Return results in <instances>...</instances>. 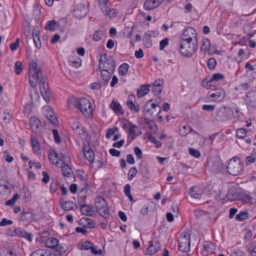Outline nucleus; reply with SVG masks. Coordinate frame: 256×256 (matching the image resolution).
I'll list each match as a JSON object with an SVG mask.
<instances>
[{
  "label": "nucleus",
  "instance_id": "nucleus-15",
  "mask_svg": "<svg viewBox=\"0 0 256 256\" xmlns=\"http://www.w3.org/2000/svg\"><path fill=\"white\" fill-rule=\"evenodd\" d=\"M244 100L248 108H256V97L254 92H248L245 96Z\"/></svg>",
  "mask_w": 256,
  "mask_h": 256
},
{
  "label": "nucleus",
  "instance_id": "nucleus-25",
  "mask_svg": "<svg viewBox=\"0 0 256 256\" xmlns=\"http://www.w3.org/2000/svg\"><path fill=\"white\" fill-rule=\"evenodd\" d=\"M48 158L50 162L52 164H54L56 166H59V165H60L59 162L58 161L54 162L53 160H52V158H57L60 161L63 162L62 160L64 157L62 154H61V156H60L58 154L53 151L52 152H50Z\"/></svg>",
  "mask_w": 256,
  "mask_h": 256
},
{
  "label": "nucleus",
  "instance_id": "nucleus-34",
  "mask_svg": "<svg viewBox=\"0 0 256 256\" xmlns=\"http://www.w3.org/2000/svg\"><path fill=\"white\" fill-rule=\"evenodd\" d=\"M241 200L245 202L250 204L256 202V198H254L253 196L246 193L242 194Z\"/></svg>",
  "mask_w": 256,
  "mask_h": 256
},
{
  "label": "nucleus",
  "instance_id": "nucleus-27",
  "mask_svg": "<svg viewBox=\"0 0 256 256\" xmlns=\"http://www.w3.org/2000/svg\"><path fill=\"white\" fill-rule=\"evenodd\" d=\"M110 106L115 113L120 114H124V110H122V107L118 102L113 100Z\"/></svg>",
  "mask_w": 256,
  "mask_h": 256
},
{
  "label": "nucleus",
  "instance_id": "nucleus-29",
  "mask_svg": "<svg viewBox=\"0 0 256 256\" xmlns=\"http://www.w3.org/2000/svg\"><path fill=\"white\" fill-rule=\"evenodd\" d=\"M81 224H83L85 227L90 228H93L95 227V222L90 218H82L80 220Z\"/></svg>",
  "mask_w": 256,
  "mask_h": 256
},
{
  "label": "nucleus",
  "instance_id": "nucleus-6",
  "mask_svg": "<svg viewBox=\"0 0 256 256\" xmlns=\"http://www.w3.org/2000/svg\"><path fill=\"white\" fill-rule=\"evenodd\" d=\"M190 236L186 232H182L178 238V249L184 252L190 250Z\"/></svg>",
  "mask_w": 256,
  "mask_h": 256
},
{
  "label": "nucleus",
  "instance_id": "nucleus-12",
  "mask_svg": "<svg viewBox=\"0 0 256 256\" xmlns=\"http://www.w3.org/2000/svg\"><path fill=\"white\" fill-rule=\"evenodd\" d=\"M196 30L194 28L190 27L184 30L181 40L191 42L194 40L196 41Z\"/></svg>",
  "mask_w": 256,
  "mask_h": 256
},
{
  "label": "nucleus",
  "instance_id": "nucleus-49",
  "mask_svg": "<svg viewBox=\"0 0 256 256\" xmlns=\"http://www.w3.org/2000/svg\"><path fill=\"white\" fill-rule=\"evenodd\" d=\"M56 251L54 253L55 256H60L66 252V248L64 246H58L56 248Z\"/></svg>",
  "mask_w": 256,
  "mask_h": 256
},
{
  "label": "nucleus",
  "instance_id": "nucleus-28",
  "mask_svg": "<svg viewBox=\"0 0 256 256\" xmlns=\"http://www.w3.org/2000/svg\"><path fill=\"white\" fill-rule=\"evenodd\" d=\"M31 256H52V252L50 250L42 248L33 252Z\"/></svg>",
  "mask_w": 256,
  "mask_h": 256
},
{
  "label": "nucleus",
  "instance_id": "nucleus-26",
  "mask_svg": "<svg viewBox=\"0 0 256 256\" xmlns=\"http://www.w3.org/2000/svg\"><path fill=\"white\" fill-rule=\"evenodd\" d=\"M128 131L129 135L132 136V140H134L137 136L141 134L140 130L138 126L133 123L128 128Z\"/></svg>",
  "mask_w": 256,
  "mask_h": 256
},
{
  "label": "nucleus",
  "instance_id": "nucleus-24",
  "mask_svg": "<svg viewBox=\"0 0 256 256\" xmlns=\"http://www.w3.org/2000/svg\"><path fill=\"white\" fill-rule=\"evenodd\" d=\"M17 236L23 238L28 242H31L32 240V234L26 232L22 228H17Z\"/></svg>",
  "mask_w": 256,
  "mask_h": 256
},
{
  "label": "nucleus",
  "instance_id": "nucleus-52",
  "mask_svg": "<svg viewBox=\"0 0 256 256\" xmlns=\"http://www.w3.org/2000/svg\"><path fill=\"white\" fill-rule=\"evenodd\" d=\"M103 36V32L102 31L98 30L94 32L93 35V40L94 41H99Z\"/></svg>",
  "mask_w": 256,
  "mask_h": 256
},
{
  "label": "nucleus",
  "instance_id": "nucleus-32",
  "mask_svg": "<svg viewBox=\"0 0 256 256\" xmlns=\"http://www.w3.org/2000/svg\"><path fill=\"white\" fill-rule=\"evenodd\" d=\"M59 240L56 238H50L46 240V245L48 247L52 248H56L58 246Z\"/></svg>",
  "mask_w": 256,
  "mask_h": 256
},
{
  "label": "nucleus",
  "instance_id": "nucleus-31",
  "mask_svg": "<svg viewBox=\"0 0 256 256\" xmlns=\"http://www.w3.org/2000/svg\"><path fill=\"white\" fill-rule=\"evenodd\" d=\"M30 140L33 150L38 152L40 150V146L38 138L33 135H31Z\"/></svg>",
  "mask_w": 256,
  "mask_h": 256
},
{
  "label": "nucleus",
  "instance_id": "nucleus-56",
  "mask_svg": "<svg viewBox=\"0 0 256 256\" xmlns=\"http://www.w3.org/2000/svg\"><path fill=\"white\" fill-rule=\"evenodd\" d=\"M188 152L190 155L196 158H200V152L198 150H195L192 148H188Z\"/></svg>",
  "mask_w": 256,
  "mask_h": 256
},
{
  "label": "nucleus",
  "instance_id": "nucleus-19",
  "mask_svg": "<svg viewBox=\"0 0 256 256\" xmlns=\"http://www.w3.org/2000/svg\"><path fill=\"white\" fill-rule=\"evenodd\" d=\"M218 112L222 114V116L226 119L232 118L234 116L233 110L226 106L220 108Z\"/></svg>",
  "mask_w": 256,
  "mask_h": 256
},
{
  "label": "nucleus",
  "instance_id": "nucleus-35",
  "mask_svg": "<svg viewBox=\"0 0 256 256\" xmlns=\"http://www.w3.org/2000/svg\"><path fill=\"white\" fill-rule=\"evenodd\" d=\"M150 86H142L140 88V89L138 90L137 92V96L138 98H142L146 96V94H148L150 91V90L149 88V87Z\"/></svg>",
  "mask_w": 256,
  "mask_h": 256
},
{
  "label": "nucleus",
  "instance_id": "nucleus-63",
  "mask_svg": "<svg viewBox=\"0 0 256 256\" xmlns=\"http://www.w3.org/2000/svg\"><path fill=\"white\" fill-rule=\"evenodd\" d=\"M3 158L8 162H11L14 160V158L10 154L8 151L4 152Z\"/></svg>",
  "mask_w": 256,
  "mask_h": 256
},
{
  "label": "nucleus",
  "instance_id": "nucleus-64",
  "mask_svg": "<svg viewBox=\"0 0 256 256\" xmlns=\"http://www.w3.org/2000/svg\"><path fill=\"white\" fill-rule=\"evenodd\" d=\"M132 124V122L126 119L123 120L122 122V128L124 130H126L128 128H130Z\"/></svg>",
  "mask_w": 256,
  "mask_h": 256
},
{
  "label": "nucleus",
  "instance_id": "nucleus-22",
  "mask_svg": "<svg viewBox=\"0 0 256 256\" xmlns=\"http://www.w3.org/2000/svg\"><path fill=\"white\" fill-rule=\"evenodd\" d=\"M102 11L104 14L110 18H114L118 14V10L116 8H110L108 6H104L102 8Z\"/></svg>",
  "mask_w": 256,
  "mask_h": 256
},
{
  "label": "nucleus",
  "instance_id": "nucleus-46",
  "mask_svg": "<svg viewBox=\"0 0 256 256\" xmlns=\"http://www.w3.org/2000/svg\"><path fill=\"white\" fill-rule=\"evenodd\" d=\"M124 192L125 194L128 198L132 202H134L133 196L130 194V186L126 184L124 188Z\"/></svg>",
  "mask_w": 256,
  "mask_h": 256
},
{
  "label": "nucleus",
  "instance_id": "nucleus-54",
  "mask_svg": "<svg viewBox=\"0 0 256 256\" xmlns=\"http://www.w3.org/2000/svg\"><path fill=\"white\" fill-rule=\"evenodd\" d=\"M248 250L252 256H256V242H252Z\"/></svg>",
  "mask_w": 256,
  "mask_h": 256
},
{
  "label": "nucleus",
  "instance_id": "nucleus-18",
  "mask_svg": "<svg viewBox=\"0 0 256 256\" xmlns=\"http://www.w3.org/2000/svg\"><path fill=\"white\" fill-rule=\"evenodd\" d=\"M242 194L238 190H230L226 194V198L230 201L232 202L236 200H241Z\"/></svg>",
  "mask_w": 256,
  "mask_h": 256
},
{
  "label": "nucleus",
  "instance_id": "nucleus-20",
  "mask_svg": "<svg viewBox=\"0 0 256 256\" xmlns=\"http://www.w3.org/2000/svg\"><path fill=\"white\" fill-rule=\"evenodd\" d=\"M32 36L36 46L38 48H40L41 46V42L40 38L38 28L37 26H35L32 28Z\"/></svg>",
  "mask_w": 256,
  "mask_h": 256
},
{
  "label": "nucleus",
  "instance_id": "nucleus-53",
  "mask_svg": "<svg viewBox=\"0 0 256 256\" xmlns=\"http://www.w3.org/2000/svg\"><path fill=\"white\" fill-rule=\"evenodd\" d=\"M137 173V170L135 167L132 168L128 173V180H132Z\"/></svg>",
  "mask_w": 256,
  "mask_h": 256
},
{
  "label": "nucleus",
  "instance_id": "nucleus-38",
  "mask_svg": "<svg viewBox=\"0 0 256 256\" xmlns=\"http://www.w3.org/2000/svg\"><path fill=\"white\" fill-rule=\"evenodd\" d=\"M93 246L90 241H83L78 244V248L80 250H89Z\"/></svg>",
  "mask_w": 256,
  "mask_h": 256
},
{
  "label": "nucleus",
  "instance_id": "nucleus-41",
  "mask_svg": "<svg viewBox=\"0 0 256 256\" xmlns=\"http://www.w3.org/2000/svg\"><path fill=\"white\" fill-rule=\"evenodd\" d=\"M126 104L132 112L136 113L139 111L138 105L136 106L135 104L132 100H128L126 102Z\"/></svg>",
  "mask_w": 256,
  "mask_h": 256
},
{
  "label": "nucleus",
  "instance_id": "nucleus-17",
  "mask_svg": "<svg viewBox=\"0 0 256 256\" xmlns=\"http://www.w3.org/2000/svg\"><path fill=\"white\" fill-rule=\"evenodd\" d=\"M160 248V244L158 241L154 242H151L146 249V252L149 255L156 254Z\"/></svg>",
  "mask_w": 256,
  "mask_h": 256
},
{
  "label": "nucleus",
  "instance_id": "nucleus-11",
  "mask_svg": "<svg viewBox=\"0 0 256 256\" xmlns=\"http://www.w3.org/2000/svg\"><path fill=\"white\" fill-rule=\"evenodd\" d=\"M208 164L212 172H218L223 168V164L220 157H214L208 162Z\"/></svg>",
  "mask_w": 256,
  "mask_h": 256
},
{
  "label": "nucleus",
  "instance_id": "nucleus-33",
  "mask_svg": "<svg viewBox=\"0 0 256 256\" xmlns=\"http://www.w3.org/2000/svg\"><path fill=\"white\" fill-rule=\"evenodd\" d=\"M140 171L143 178L146 180L148 179L150 177V170L146 164L142 163L140 164Z\"/></svg>",
  "mask_w": 256,
  "mask_h": 256
},
{
  "label": "nucleus",
  "instance_id": "nucleus-40",
  "mask_svg": "<svg viewBox=\"0 0 256 256\" xmlns=\"http://www.w3.org/2000/svg\"><path fill=\"white\" fill-rule=\"evenodd\" d=\"M249 214L246 211H240L236 216V220L238 221L244 220L248 218Z\"/></svg>",
  "mask_w": 256,
  "mask_h": 256
},
{
  "label": "nucleus",
  "instance_id": "nucleus-59",
  "mask_svg": "<svg viewBox=\"0 0 256 256\" xmlns=\"http://www.w3.org/2000/svg\"><path fill=\"white\" fill-rule=\"evenodd\" d=\"M134 26L132 27H126L124 30V34L130 38L133 33Z\"/></svg>",
  "mask_w": 256,
  "mask_h": 256
},
{
  "label": "nucleus",
  "instance_id": "nucleus-47",
  "mask_svg": "<svg viewBox=\"0 0 256 256\" xmlns=\"http://www.w3.org/2000/svg\"><path fill=\"white\" fill-rule=\"evenodd\" d=\"M256 157V152H254L250 156H246V164L249 166L254 162Z\"/></svg>",
  "mask_w": 256,
  "mask_h": 256
},
{
  "label": "nucleus",
  "instance_id": "nucleus-1",
  "mask_svg": "<svg viewBox=\"0 0 256 256\" xmlns=\"http://www.w3.org/2000/svg\"><path fill=\"white\" fill-rule=\"evenodd\" d=\"M30 75L29 82L33 90L30 92V96L32 103L36 104L38 102L40 96L38 91L34 88L38 84H39V88L41 94L46 102L50 101V93L48 86V80L44 76L42 72V70L38 68V64L36 62H32L29 66Z\"/></svg>",
  "mask_w": 256,
  "mask_h": 256
},
{
  "label": "nucleus",
  "instance_id": "nucleus-50",
  "mask_svg": "<svg viewBox=\"0 0 256 256\" xmlns=\"http://www.w3.org/2000/svg\"><path fill=\"white\" fill-rule=\"evenodd\" d=\"M92 149L90 147V143L88 141H84L82 143V151L84 154L92 150Z\"/></svg>",
  "mask_w": 256,
  "mask_h": 256
},
{
  "label": "nucleus",
  "instance_id": "nucleus-44",
  "mask_svg": "<svg viewBox=\"0 0 256 256\" xmlns=\"http://www.w3.org/2000/svg\"><path fill=\"white\" fill-rule=\"evenodd\" d=\"M210 40L208 38L204 39L202 41V45L201 47V50L206 53L210 50Z\"/></svg>",
  "mask_w": 256,
  "mask_h": 256
},
{
  "label": "nucleus",
  "instance_id": "nucleus-37",
  "mask_svg": "<svg viewBox=\"0 0 256 256\" xmlns=\"http://www.w3.org/2000/svg\"><path fill=\"white\" fill-rule=\"evenodd\" d=\"M32 218V214L31 212H22L20 216V220L26 224L30 221Z\"/></svg>",
  "mask_w": 256,
  "mask_h": 256
},
{
  "label": "nucleus",
  "instance_id": "nucleus-60",
  "mask_svg": "<svg viewBox=\"0 0 256 256\" xmlns=\"http://www.w3.org/2000/svg\"><path fill=\"white\" fill-rule=\"evenodd\" d=\"M88 162H94V153L92 150L84 154Z\"/></svg>",
  "mask_w": 256,
  "mask_h": 256
},
{
  "label": "nucleus",
  "instance_id": "nucleus-62",
  "mask_svg": "<svg viewBox=\"0 0 256 256\" xmlns=\"http://www.w3.org/2000/svg\"><path fill=\"white\" fill-rule=\"evenodd\" d=\"M168 44V38H166L160 42V50H162Z\"/></svg>",
  "mask_w": 256,
  "mask_h": 256
},
{
  "label": "nucleus",
  "instance_id": "nucleus-21",
  "mask_svg": "<svg viewBox=\"0 0 256 256\" xmlns=\"http://www.w3.org/2000/svg\"><path fill=\"white\" fill-rule=\"evenodd\" d=\"M94 206L90 204H84L80 206V212L82 214L87 216H92L94 212Z\"/></svg>",
  "mask_w": 256,
  "mask_h": 256
},
{
  "label": "nucleus",
  "instance_id": "nucleus-8",
  "mask_svg": "<svg viewBox=\"0 0 256 256\" xmlns=\"http://www.w3.org/2000/svg\"><path fill=\"white\" fill-rule=\"evenodd\" d=\"M224 76L220 73H216L212 75V77L208 79L205 78L202 80V86L204 88L215 86L218 84V82L222 80Z\"/></svg>",
  "mask_w": 256,
  "mask_h": 256
},
{
  "label": "nucleus",
  "instance_id": "nucleus-13",
  "mask_svg": "<svg viewBox=\"0 0 256 256\" xmlns=\"http://www.w3.org/2000/svg\"><path fill=\"white\" fill-rule=\"evenodd\" d=\"M88 12L86 6L82 4H80L76 6L74 10V14L76 18L80 19L84 18Z\"/></svg>",
  "mask_w": 256,
  "mask_h": 256
},
{
  "label": "nucleus",
  "instance_id": "nucleus-58",
  "mask_svg": "<svg viewBox=\"0 0 256 256\" xmlns=\"http://www.w3.org/2000/svg\"><path fill=\"white\" fill-rule=\"evenodd\" d=\"M52 134L54 137V142L56 144H59L61 142L60 138L59 136L58 131L56 129H54L52 130Z\"/></svg>",
  "mask_w": 256,
  "mask_h": 256
},
{
  "label": "nucleus",
  "instance_id": "nucleus-36",
  "mask_svg": "<svg viewBox=\"0 0 256 256\" xmlns=\"http://www.w3.org/2000/svg\"><path fill=\"white\" fill-rule=\"evenodd\" d=\"M101 72V76L102 79L106 82H108L114 72H111L110 70L105 69L100 70Z\"/></svg>",
  "mask_w": 256,
  "mask_h": 256
},
{
  "label": "nucleus",
  "instance_id": "nucleus-14",
  "mask_svg": "<svg viewBox=\"0 0 256 256\" xmlns=\"http://www.w3.org/2000/svg\"><path fill=\"white\" fill-rule=\"evenodd\" d=\"M30 126L32 131L36 134H40L42 130L40 121L36 116H31L29 120Z\"/></svg>",
  "mask_w": 256,
  "mask_h": 256
},
{
  "label": "nucleus",
  "instance_id": "nucleus-57",
  "mask_svg": "<svg viewBox=\"0 0 256 256\" xmlns=\"http://www.w3.org/2000/svg\"><path fill=\"white\" fill-rule=\"evenodd\" d=\"M42 112L44 116L46 118L48 116V115L53 114V110L50 106H45L43 108Z\"/></svg>",
  "mask_w": 256,
  "mask_h": 256
},
{
  "label": "nucleus",
  "instance_id": "nucleus-42",
  "mask_svg": "<svg viewBox=\"0 0 256 256\" xmlns=\"http://www.w3.org/2000/svg\"><path fill=\"white\" fill-rule=\"evenodd\" d=\"M191 128L189 126H184L180 128L179 133L181 136H186L190 132Z\"/></svg>",
  "mask_w": 256,
  "mask_h": 256
},
{
  "label": "nucleus",
  "instance_id": "nucleus-48",
  "mask_svg": "<svg viewBox=\"0 0 256 256\" xmlns=\"http://www.w3.org/2000/svg\"><path fill=\"white\" fill-rule=\"evenodd\" d=\"M143 41H144V44L146 48H150L152 46V40H150V37H149L144 34Z\"/></svg>",
  "mask_w": 256,
  "mask_h": 256
},
{
  "label": "nucleus",
  "instance_id": "nucleus-43",
  "mask_svg": "<svg viewBox=\"0 0 256 256\" xmlns=\"http://www.w3.org/2000/svg\"><path fill=\"white\" fill-rule=\"evenodd\" d=\"M56 22L54 20H50L47 22L45 26V29L50 31H54L56 30Z\"/></svg>",
  "mask_w": 256,
  "mask_h": 256
},
{
  "label": "nucleus",
  "instance_id": "nucleus-4",
  "mask_svg": "<svg viewBox=\"0 0 256 256\" xmlns=\"http://www.w3.org/2000/svg\"><path fill=\"white\" fill-rule=\"evenodd\" d=\"M74 104L86 117L90 118L92 116L91 104L88 99L84 98H79Z\"/></svg>",
  "mask_w": 256,
  "mask_h": 256
},
{
  "label": "nucleus",
  "instance_id": "nucleus-10",
  "mask_svg": "<svg viewBox=\"0 0 256 256\" xmlns=\"http://www.w3.org/2000/svg\"><path fill=\"white\" fill-rule=\"evenodd\" d=\"M208 96L213 101L219 102L224 98L225 92L221 88H214L208 92Z\"/></svg>",
  "mask_w": 256,
  "mask_h": 256
},
{
  "label": "nucleus",
  "instance_id": "nucleus-45",
  "mask_svg": "<svg viewBox=\"0 0 256 256\" xmlns=\"http://www.w3.org/2000/svg\"><path fill=\"white\" fill-rule=\"evenodd\" d=\"M248 132V131L246 128H240L236 130V135L238 138H244L246 136Z\"/></svg>",
  "mask_w": 256,
  "mask_h": 256
},
{
  "label": "nucleus",
  "instance_id": "nucleus-30",
  "mask_svg": "<svg viewBox=\"0 0 256 256\" xmlns=\"http://www.w3.org/2000/svg\"><path fill=\"white\" fill-rule=\"evenodd\" d=\"M61 207L64 210L68 211L74 210L77 208V205L72 201H66L62 204Z\"/></svg>",
  "mask_w": 256,
  "mask_h": 256
},
{
  "label": "nucleus",
  "instance_id": "nucleus-9",
  "mask_svg": "<svg viewBox=\"0 0 256 256\" xmlns=\"http://www.w3.org/2000/svg\"><path fill=\"white\" fill-rule=\"evenodd\" d=\"M69 124L72 129L78 134L79 138L82 139L86 138L87 133L84 128L80 127V124L76 120H71L69 122Z\"/></svg>",
  "mask_w": 256,
  "mask_h": 256
},
{
  "label": "nucleus",
  "instance_id": "nucleus-51",
  "mask_svg": "<svg viewBox=\"0 0 256 256\" xmlns=\"http://www.w3.org/2000/svg\"><path fill=\"white\" fill-rule=\"evenodd\" d=\"M152 101V100L148 102L146 104H145L144 108V112L148 114H152L154 113V110L150 106V102Z\"/></svg>",
  "mask_w": 256,
  "mask_h": 256
},
{
  "label": "nucleus",
  "instance_id": "nucleus-55",
  "mask_svg": "<svg viewBox=\"0 0 256 256\" xmlns=\"http://www.w3.org/2000/svg\"><path fill=\"white\" fill-rule=\"evenodd\" d=\"M207 65L210 69L212 70L216 65V61L214 58H210L208 60Z\"/></svg>",
  "mask_w": 256,
  "mask_h": 256
},
{
  "label": "nucleus",
  "instance_id": "nucleus-16",
  "mask_svg": "<svg viewBox=\"0 0 256 256\" xmlns=\"http://www.w3.org/2000/svg\"><path fill=\"white\" fill-rule=\"evenodd\" d=\"M162 0H146L144 3V8L146 10H151L158 6Z\"/></svg>",
  "mask_w": 256,
  "mask_h": 256
},
{
  "label": "nucleus",
  "instance_id": "nucleus-2",
  "mask_svg": "<svg viewBox=\"0 0 256 256\" xmlns=\"http://www.w3.org/2000/svg\"><path fill=\"white\" fill-rule=\"evenodd\" d=\"M243 164L238 157L231 158L226 166L228 172L234 176L240 174L243 170Z\"/></svg>",
  "mask_w": 256,
  "mask_h": 256
},
{
  "label": "nucleus",
  "instance_id": "nucleus-23",
  "mask_svg": "<svg viewBox=\"0 0 256 256\" xmlns=\"http://www.w3.org/2000/svg\"><path fill=\"white\" fill-rule=\"evenodd\" d=\"M62 164L64 166L60 164L59 166L62 167V171L64 176L70 178L74 174L72 169L68 164H66L64 162H62Z\"/></svg>",
  "mask_w": 256,
  "mask_h": 256
},
{
  "label": "nucleus",
  "instance_id": "nucleus-5",
  "mask_svg": "<svg viewBox=\"0 0 256 256\" xmlns=\"http://www.w3.org/2000/svg\"><path fill=\"white\" fill-rule=\"evenodd\" d=\"M95 206L98 212L105 218L109 217V210L106 202L104 198L98 196L94 200Z\"/></svg>",
  "mask_w": 256,
  "mask_h": 256
},
{
  "label": "nucleus",
  "instance_id": "nucleus-3",
  "mask_svg": "<svg viewBox=\"0 0 256 256\" xmlns=\"http://www.w3.org/2000/svg\"><path fill=\"white\" fill-rule=\"evenodd\" d=\"M197 49L196 45L194 41L181 40L180 51L182 55L186 57H191Z\"/></svg>",
  "mask_w": 256,
  "mask_h": 256
},
{
  "label": "nucleus",
  "instance_id": "nucleus-7",
  "mask_svg": "<svg viewBox=\"0 0 256 256\" xmlns=\"http://www.w3.org/2000/svg\"><path fill=\"white\" fill-rule=\"evenodd\" d=\"M104 60H102L101 58L99 60V68L105 69L110 70L111 72H114L115 69V63L112 58L110 56H107L106 54L104 56Z\"/></svg>",
  "mask_w": 256,
  "mask_h": 256
},
{
  "label": "nucleus",
  "instance_id": "nucleus-61",
  "mask_svg": "<svg viewBox=\"0 0 256 256\" xmlns=\"http://www.w3.org/2000/svg\"><path fill=\"white\" fill-rule=\"evenodd\" d=\"M189 194L190 196L194 198H198L200 197V194L198 193L195 191V188L194 187H191L189 190Z\"/></svg>",
  "mask_w": 256,
  "mask_h": 256
},
{
  "label": "nucleus",
  "instance_id": "nucleus-39",
  "mask_svg": "<svg viewBox=\"0 0 256 256\" xmlns=\"http://www.w3.org/2000/svg\"><path fill=\"white\" fill-rule=\"evenodd\" d=\"M129 64L126 63H123L120 64L118 68V72L120 76H125L128 72Z\"/></svg>",
  "mask_w": 256,
  "mask_h": 256
}]
</instances>
